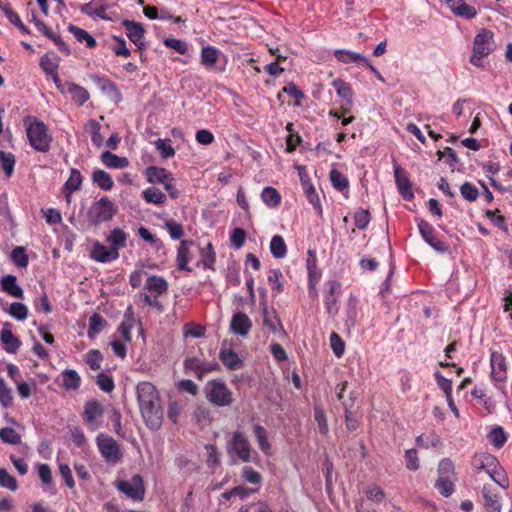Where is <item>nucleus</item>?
<instances>
[{"instance_id": "nucleus-1", "label": "nucleus", "mask_w": 512, "mask_h": 512, "mask_svg": "<svg viewBox=\"0 0 512 512\" xmlns=\"http://www.w3.org/2000/svg\"><path fill=\"white\" fill-rule=\"evenodd\" d=\"M136 395L146 426L153 431L159 430L163 423V410L156 387L147 381L140 382L136 387Z\"/></svg>"}, {"instance_id": "nucleus-2", "label": "nucleus", "mask_w": 512, "mask_h": 512, "mask_svg": "<svg viewBox=\"0 0 512 512\" xmlns=\"http://www.w3.org/2000/svg\"><path fill=\"white\" fill-rule=\"evenodd\" d=\"M471 466L475 477L485 473L500 487H508L509 483L506 473L494 455L489 453L475 454L472 458Z\"/></svg>"}, {"instance_id": "nucleus-3", "label": "nucleus", "mask_w": 512, "mask_h": 512, "mask_svg": "<svg viewBox=\"0 0 512 512\" xmlns=\"http://www.w3.org/2000/svg\"><path fill=\"white\" fill-rule=\"evenodd\" d=\"M24 126L29 144L38 152L47 153L51 148L52 136L47 126L35 116L24 118Z\"/></svg>"}, {"instance_id": "nucleus-4", "label": "nucleus", "mask_w": 512, "mask_h": 512, "mask_svg": "<svg viewBox=\"0 0 512 512\" xmlns=\"http://www.w3.org/2000/svg\"><path fill=\"white\" fill-rule=\"evenodd\" d=\"M118 207L107 196L93 202L86 213L87 222L91 226H98L108 222L117 214Z\"/></svg>"}, {"instance_id": "nucleus-5", "label": "nucleus", "mask_w": 512, "mask_h": 512, "mask_svg": "<svg viewBox=\"0 0 512 512\" xmlns=\"http://www.w3.org/2000/svg\"><path fill=\"white\" fill-rule=\"evenodd\" d=\"M494 34L488 29H482L475 37L473 43V54L470 62L477 67L482 66L481 59L493 51Z\"/></svg>"}, {"instance_id": "nucleus-6", "label": "nucleus", "mask_w": 512, "mask_h": 512, "mask_svg": "<svg viewBox=\"0 0 512 512\" xmlns=\"http://www.w3.org/2000/svg\"><path fill=\"white\" fill-rule=\"evenodd\" d=\"M207 399L215 406H229L232 401V393L223 381L211 380L205 385Z\"/></svg>"}, {"instance_id": "nucleus-7", "label": "nucleus", "mask_w": 512, "mask_h": 512, "mask_svg": "<svg viewBox=\"0 0 512 512\" xmlns=\"http://www.w3.org/2000/svg\"><path fill=\"white\" fill-rule=\"evenodd\" d=\"M227 452L235 454L241 461L250 462L252 447L248 438L239 430L234 431L227 443Z\"/></svg>"}, {"instance_id": "nucleus-8", "label": "nucleus", "mask_w": 512, "mask_h": 512, "mask_svg": "<svg viewBox=\"0 0 512 512\" xmlns=\"http://www.w3.org/2000/svg\"><path fill=\"white\" fill-rule=\"evenodd\" d=\"M117 489L134 501H142L145 496L143 478L139 474L133 475L129 480L116 482Z\"/></svg>"}, {"instance_id": "nucleus-9", "label": "nucleus", "mask_w": 512, "mask_h": 512, "mask_svg": "<svg viewBox=\"0 0 512 512\" xmlns=\"http://www.w3.org/2000/svg\"><path fill=\"white\" fill-rule=\"evenodd\" d=\"M147 180L150 183L163 184L166 191L169 192L171 198L176 199L179 196V191L173 184V178L164 168L150 166L146 169Z\"/></svg>"}, {"instance_id": "nucleus-10", "label": "nucleus", "mask_w": 512, "mask_h": 512, "mask_svg": "<svg viewBox=\"0 0 512 512\" xmlns=\"http://www.w3.org/2000/svg\"><path fill=\"white\" fill-rule=\"evenodd\" d=\"M97 446L102 457L112 463H117L122 458L120 446L115 439L107 435H99L97 437Z\"/></svg>"}, {"instance_id": "nucleus-11", "label": "nucleus", "mask_w": 512, "mask_h": 512, "mask_svg": "<svg viewBox=\"0 0 512 512\" xmlns=\"http://www.w3.org/2000/svg\"><path fill=\"white\" fill-rule=\"evenodd\" d=\"M418 228L423 239L428 243L432 248H434L438 252H445L447 250V245L442 240L438 239L435 236V230L433 226L427 221L420 219L417 221Z\"/></svg>"}, {"instance_id": "nucleus-12", "label": "nucleus", "mask_w": 512, "mask_h": 512, "mask_svg": "<svg viewBox=\"0 0 512 512\" xmlns=\"http://www.w3.org/2000/svg\"><path fill=\"white\" fill-rule=\"evenodd\" d=\"M491 377L494 381L502 382L507 377L506 359L502 353L493 351L490 355Z\"/></svg>"}, {"instance_id": "nucleus-13", "label": "nucleus", "mask_w": 512, "mask_h": 512, "mask_svg": "<svg viewBox=\"0 0 512 512\" xmlns=\"http://www.w3.org/2000/svg\"><path fill=\"white\" fill-rule=\"evenodd\" d=\"M123 25L126 29V34L128 38L140 49H144L146 44L144 42V33L145 29L143 28L142 24L131 21V20H125L123 22Z\"/></svg>"}, {"instance_id": "nucleus-14", "label": "nucleus", "mask_w": 512, "mask_h": 512, "mask_svg": "<svg viewBox=\"0 0 512 512\" xmlns=\"http://www.w3.org/2000/svg\"><path fill=\"white\" fill-rule=\"evenodd\" d=\"M119 257V252L96 242L91 251V258L100 263H109Z\"/></svg>"}, {"instance_id": "nucleus-15", "label": "nucleus", "mask_w": 512, "mask_h": 512, "mask_svg": "<svg viewBox=\"0 0 512 512\" xmlns=\"http://www.w3.org/2000/svg\"><path fill=\"white\" fill-rule=\"evenodd\" d=\"M394 177L400 194L407 199L413 197L412 186L408 179L407 172L398 164L394 165Z\"/></svg>"}, {"instance_id": "nucleus-16", "label": "nucleus", "mask_w": 512, "mask_h": 512, "mask_svg": "<svg viewBox=\"0 0 512 512\" xmlns=\"http://www.w3.org/2000/svg\"><path fill=\"white\" fill-rule=\"evenodd\" d=\"M104 414V406L98 400H88L84 405L82 417L88 425H93L95 421Z\"/></svg>"}, {"instance_id": "nucleus-17", "label": "nucleus", "mask_w": 512, "mask_h": 512, "mask_svg": "<svg viewBox=\"0 0 512 512\" xmlns=\"http://www.w3.org/2000/svg\"><path fill=\"white\" fill-rule=\"evenodd\" d=\"M11 327L12 325L10 323H4L0 332V339L8 353H15L19 349L21 342L18 337L12 333Z\"/></svg>"}, {"instance_id": "nucleus-18", "label": "nucleus", "mask_w": 512, "mask_h": 512, "mask_svg": "<svg viewBox=\"0 0 512 512\" xmlns=\"http://www.w3.org/2000/svg\"><path fill=\"white\" fill-rule=\"evenodd\" d=\"M252 328L250 318L242 312L235 313L231 320V329L234 333L240 336L248 335Z\"/></svg>"}, {"instance_id": "nucleus-19", "label": "nucleus", "mask_w": 512, "mask_h": 512, "mask_svg": "<svg viewBox=\"0 0 512 512\" xmlns=\"http://www.w3.org/2000/svg\"><path fill=\"white\" fill-rule=\"evenodd\" d=\"M61 386L67 391H76L81 385V377L74 369H65L61 375Z\"/></svg>"}, {"instance_id": "nucleus-20", "label": "nucleus", "mask_w": 512, "mask_h": 512, "mask_svg": "<svg viewBox=\"0 0 512 512\" xmlns=\"http://www.w3.org/2000/svg\"><path fill=\"white\" fill-rule=\"evenodd\" d=\"M220 56V51L214 47L207 45L201 49V64L208 70H213Z\"/></svg>"}, {"instance_id": "nucleus-21", "label": "nucleus", "mask_w": 512, "mask_h": 512, "mask_svg": "<svg viewBox=\"0 0 512 512\" xmlns=\"http://www.w3.org/2000/svg\"><path fill=\"white\" fill-rule=\"evenodd\" d=\"M64 95L70 96V98L76 102L79 106H82L84 103H86L89 100V93L88 91L75 83H68L66 86Z\"/></svg>"}, {"instance_id": "nucleus-22", "label": "nucleus", "mask_w": 512, "mask_h": 512, "mask_svg": "<svg viewBox=\"0 0 512 512\" xmlns=\"http://www.w3.org/2000/svg\"><path fill=\"white\" fill-rule=\"evenodd\" d=\"M219 358L222 363L230 370H238L242 367V360L240 357L230 348L222 347L219 353Z\"/></svg>"}, {"instance_id": "nucleus-23", "label": "nucleus", "mask_w": 512, "mask_h": 512, "mask_svg": "<svg viewBox=\"0 0 512 512\" xmlns=\"http://www.w3.org/2000/svg\"><path fill=\"white\" fill-rule=\"evenodd\" d=\"M482 496L484 500V506L487 512H501L500 499L497 493L492 491L488 486H484L482 489Z\"/></svg>"}, {"instance_id": "nucleus-24", "label": "nucleus", "mask_w": 512, "mask_h": 512, "mask_svg": "<svg viewBox=\"0 0 512 512\" xmlns=\"http://www.w3.org/2000/svg\"><path fill=\"white\" fill-rule=\"evenodd\" d=\"M100 159L108 168L122 169L129 165V161L126 157H120L110 151L102 152Z\"/></svg>"}, {"instance_id": "nucleus-25", "label": "nucleus", "mask_w": 512, "mask_h": 512, "mask_svg": "<svg viewBox=\"0 0 512 512\" xmlns=\"http://www.w3.org/2000/svg\"><path fill=\"white\" fill-rule=\"evenodd\" d=\"M145 289L153 295L160 296L167 292L168 283L163 277L149 276L145 283Z\"/></svg>"}, {"instance_id": "nucleus-26", "label": "nucleus", "mask_w": 512, "mask_h": 512, "mask_svg": "<svg viewBox=\"0 0 512 512\" xmlns=\"http://www.w3.org/2000/svg\"><path fill=\"white\" fill-rule=\"evenodd\" d=\"M3 291L16 298H23V289L18 285L17 278L14 275H6L1 280Z\"/></svg>"}, {"instance_id": "nucleus-27", "label": "nucleus", "mask_w": 512, "mask_h": 512, "mask_svg": "<svg viewBox=\"0 0 512 512\" xmlns=\"http://www.w3.org/2000/svg\"><path fill=\"white\" fill-rule=\"evenodd\" d=\"M192 244H193V242L188 241V240H182L180 242V245L177 249V258H176L177 267L180 270L191 271V269L187 266V264L189 262V254H190L189 246Z\"/></svg>"}, {"instance_id": "nucleus-28", "label": "nucleus", "mask_w": 512, "mask_h": 512, "mask_svg": "<svg viewBox=\"0 0 512 512\" xmlns=\"http://www.w3.org/2000/svg\"><path fill=\"white\" fill-rule=\"evenodd\" d=\"M92 181L104 191H110L114 186L112 177L101 169H96L92 172Z\"/></svg>"}, {"instance_id": "nucleus-29", "label": "nucleus", "mask_w": 512, "mask_h": 512, "mask_svg": "<svg viewBox=\"0 0 512 512\" xmlns=\"http://www.w3.org/2000/svg\"><path fill=\"white\" fill-rule=\"evenodd\" d=\"M334 55L338 61L345 64L354 62L362 65V62H367V58L364 55L348 50H336Z\"/></svg>"}, {"instance_id": "nucleus-30", "label": "nucleus", "mask_w": 512, "mask_h": 512, "mask_svg": "<svg viewBox=\"0 0 512 512\" xmlns=\"http://www.w3.org/2000/svg\"><path fill=\"white\" fill-rule=\"evenodd\" d=\"M332 86L339 97L345 99L348 105H352L353 91L349 83L345 82L341 78H337L333 80Z\"/></svg>"}, {"instance_id": "nucleus-31", "label": "nucleus", "mask_w": 512, "mask_h": 512, "mask_svg": "<svg viewBox=\"0 0 512 512\" xmlns=\"http://www.w3.org/2000/svg\"><path fill=\"white\" fill-rule=\"evenodd\" d=\"M261 199L269 208H276L280 205L281 195L275 188L267 186L261 192Z\"/></svg>"}, {"instance_id": "nucleus-32", "label": "nucleus", "mask_w": 512, "mask_h": 512, "mask_svg": "<svg viewBox=\"0 0 512 512\" xmlns=\"http://www.w3.org/2000/svg\"><path fill=\"white\" fill-rule=\"evenodd\" d=\"M69 32L73 34L78 42H85L86 46L89 48H93L96 46V40L92 35H90L86 30L79 28L73 24L68 26Z\"/></svg>"}, {"instance_id": "nucleus-33", "label": "nucleus", "mask_w": 512, "mask_h": 512, "mask_svg": "<svg viewBox=\"0 0 512 512\" xmlns=\"http://www.w3.org/2000/svg\"><path fill=\"white\" fill-rule=\"evenodd\" d=\"M253 432L260 450L263 453L268 454L271 448V444L268 440L266 429L259 424H255L253 427Z\"/></svg>"}, {"instance_id": "nucleus-34", "label": "nucleus", "mask_w": 512, "mask_h": 512, "mask_svg": "<svg viewBox=\"0 0 512 512\" xmlns=\"http://www.w3.org/2000/svg\"><path fill=\"white\" fill-rule=\"evenodd\" d=\"M357 306L358 299L354 296H350L347 302L345 325L348 328L355 327L357 324Z\"/></svg>"}, {"instance_id": "nucleus-35", "label": "nucleus", "mask_w": 512, "mask_h": 512, "mask_svg": "<svg viewBox=\"0 0 512 512\" xmlns=\"http://www.w3.org/2000/svg\"><path fill=\"white\" fill-rule=\"evenodd\" d=\"M270 252L276 259H282L287 254V246L281 235H274L270 242Z\"/></svg>"}, {"instance_id": "nucleus-36", "label": "nucleus", "mask_w": 512, "mask_h": 512, "mask_svg": "<svg viewBox=\"0 0 512 512\" xmlns=\"http://www.w3.org/2000/svg\"><path fill=\"white\" fill-rule=\"evenodd\" d=\"M142 196L147 203L161 205L166 201V195L162 191L154 186L146 188L142 192Z\"/></svg>"}, {"instance_id": "nucleus-37", "label": "nucleus", "mask_w": 512, "mask_h": 512, "mask_svg": "<svg viewBox=\"0 0 512 512\" xmlns=\"http://www.w3.org/2000/svg\"><path fill=\"white\" fill-rule=\"evenodd\" d=\"M434 487L444 497H450L455 492V484L452 478L438 477Z\"/></svg>"}, {"instance_id": "nucleus-38", "label": "nucleus", "mask_w": 512, "mask_h": 512, "mask_svg": "<svg viewBox=\"0 0 512 512\" xmlns=\"http://www.w3.org/2000/svg\"><path fill=\"white\" fill-rule=\"evenodd\" d=\"M356 397L353 396V394H350V398L348 401H343V406L345 410V422L347 429L350 431H354L358 427V423L356 419L353 417V414L351 412L352 407L354 406Z\"/></svg>"}, {"instance_id": "nucleus-39", "label": "nucleus", "mask_w": 512, "mask_h": 512, "mask_svg": "<svg viewBox=\"0 0 512 512\" xmlns=\"http://www.w3.org/2000/svg\"><path fill=\"white\" fill-rule=\"evenodd\" d=\"M127 235L120 228H114L107 238V241L111 244L112 249L118 251L119 248L126 246Z\"/></svg>"}, {"instance_id": "nucleus-40", "label": "nucleus", "mask_w": 512, "mask_h": 512, "mask_svg": "<svg viewBox=\"0 0 512 512\" xmlns=\"http://www.w3.org/2000/svg\"><path fill=\"white\" fill-rule=\"evenodd\" d=\"M82 185V176L78 169L72 168L70 171V176L68 180L65 182L63 190L67 192H75L80 190Z\"/></svg>"}, {"instance_id": "nucleus-41", "label": "nucleus", "mask_w": 512, "mask_h": 512, "mask_svg": "<svg viewBox=\"0 0 512 512\" xmlns=\"http://www.w3.org/2000/svg\"><path fill=\"white\" fill-rule=\"evenodd\" d=\"M105 324L106 322L100 314H92L89 318L88 337L94 338L98 333L102 331Z\"/></svg>"}, {"instance_id": "nucleus-42", "label": "nucleus", "mask_w": 512, "mask_h": 512, "mask_svg": "<svg viewBox=\"0 0 512 512\" xmlns=\"http://www.w3.org/2000/svg\"><path fill=\"white\" fill-rule=\"evenodd\" d=\"M202 360L197 357H188L183 362L184 372L193 373L201 381Z\"/></svg>"}, {"instance_id": "nucleus-43", "label": "nucleus", "mask_w": 512, "mask_h": 512, "mask_svg": "<svg viewBox=\"0 0 512 512\" xmlns=\"http://www.w3.org/2000/svg\"><path fill=\"white\" fill-rule=\"evenodd\" d=\"M366 498L375 503H381L386 494L381 487L376 484H370L364 489Z\"/></svg>"}, {"instance_id": "nucleus-44", "label": "nucleus", "mask_w": 512, "mask_h": 512, "mask_svg": "<svg viewBox=\"0 0 512 512\" xmlns=\"http://www.w3.org/2000/svg\"><path fill=\"white\" fill-rule=\"evenodd\" d=\"M263 323L274 334H277V333L285 334V330L283 329V326H282L280 320L278 319V317L276 315H273V317H271L270 313L266 309L264 310Z\"/></svg>"}, {"instance_id": "nucleus-45", "label": "nucleus", "mask_w": 512, "mask_h": 512, "mask_svg": "<svg viewBox=\"0 0 512 512\" xmlns=\"http://www.w3.org/2000/svg\"><path fill=\"white\" fill-rule=\"evenodd\" d=\"M1 166L7 177H10L14 172L15 156L10 152L0 150Z\"/></svg>"}, {"instance_id": "nucleus-46", "label": "nucleus", "mask_w": 512, "mask_h": 512, "mask_svg": "<svg viewBox=\"0 0 512 512\" xmlns=\"http://www.w3.org/2000/svg\"><path fill=\"white\" fill-rule=\"evenodd\" d=\"M304 191L308 201L313 205L318 215H322V206L316 189L312 184H304Z\"/></svg>"}, {"instance_id": "nucleus-47", "label": "nucleus", "mask_w": 512, "mask_h": 512, "mask_svg": "<svg viewBox=\"0 0 512 512\" xmlns=\"http://www.w3.org/2000/svg\"><path fill=\"white\" fill-rule=\"evenodd\" d=\"M11 260L12 262L21 268H25L28 265L29 259L26 254V250L22 246H18L14 248L11 252Z\"/></svg>"}, {"instance_id": "nucleus-48", "label": "nucleus", "mask_w": 512, "mask_h": 512, "mask_svg": "<svg viewBox=\"0 0 512 512\" xmlns=\"http://www.w3.org/2000/svg\"><path fill=\"white\" fill-rule=\"evenodd\" d=\"M13 403V395L11 388L6 384L5 380L0 376V404L7 408Z\"/></svg>"}, {"instance_id": "nucleus-49", "label": "nucleus", "mask_w": 512, "mask_h": 512, "mask_svg": "<svg viewBox=\"0 0 512 512\" xmlns=\"http://www.w3.org/2000/svg\"><path fill=\"white\" fill-rule=\"evenodd\" d=\"M329 177L333 187L338 191H343L348 187V179L340 171L332 169Z\"/></svg>"}, {"instance_id": "nucleus-50", "label": "nucleus", "mask_w": 512, "mask_h": 512, "mask_svg": "<svg viewBox=\"0 0 512 512\" xmlns=\"http://www.w3.org/2000/svg\"><path fill=\"white\" fill-rule=\"evenodd\" d=\"M0 439L4 443L8 444H19L21 442V436L12 427H4L0 429Z\"/></svg>"}, {"instance_id": "nucleus-51", "label": "nucleus", "mask_w": 512, "mask_h": 512, "mask_svg": "<svg viewBox=\"0 0 512 512\" xmlns=\"http://www.w3.org/2000/svg\"><path fill=\"white\" fill-rule=\"evenodd\" d=\"M487 437L489 442L496 448H501L507 440L503 428L499 426L492 429Z\"/></svg>"}, {"instance_id": "nucleus-52", "label": "nucleus", "mask_w": 512, "mask_h": 512, "mask_svg": "<svg viewBox=\"0 0 512 512\" xmlns=\"http://www.w3.org/2000/svg\"><path fill=\"white\" fill-rule=\"evenodd\" d=\"M155 147L165 159L170 158L175 154V150L171 145L170 139H157L155 141Z\"/></svg>"}, {"instance_id": "nucleus-53", "label": "nucleus", "mask_w": 512, "mask_h": 512, "mask_svg": "<svg viewBox=\"0 0 512 512\" xmlns=\"http://www.w3.org/2000/svg\"><path fill=\"white\" fill-rule=\"evenodd\" d=\"M8 312L13 318L19 321L25 320L28 316V308L20 302H13Z\"/></svg>"}, {"instance_id": "nucleus-54", "label": "nucleus", "mask_w": 512, "mask_h": 512, "mask_svg": "<svg viewBox=\"0 0 512 512\" xmlns=\"http://www.w3.org/2000/svg\"><path fill=\"white\" fill-rule=\"evenodd\" d=\"M96 384L103 392L106 393H110L111 391H113L115 387L113 378L110 375L103 372L99 373L96 376Z\"/></svg>"}, {"instance_id": "nucleus-55", "label": "nucleus", "mask_w": 512, "mask_h": 512, "mask_svg": "<svg viewBox=\"0 0 512 512\" xmlns=\"http://www.w3.org/2000/svg\"><path fill=\"white\" fill-rule=\"evenodd\" d=\"M165 229L174 240H178L184 235L183 226L172 219L165 221Z\"/></svg>"}, {"instance_id": "nucleus-56", "label": "nucleus", "mask_w": 512, "mask_h": 512, "mask_svg": "<svg viewBox=\"0 0 512 512\" xmlns=\"http://www.w3.org/2000/svg\"><path fill=\"white\" fill-rule=\"evenodd\" d=\"M460 193L462 197L469 202L475 201L479 196L477 187L470 182H465L461 185Z\"/></svg>"}, {"instance_id": "nucleus-57", "label": "nucleus", "mask_w": 512, "mask_h": 512, "mask_svg": "<svg viewBox=\"0 0 512 512\" xmlns=\"http://www.w3.org/2000/svg\"><path fill=\"white\" fill-rule=\"evenodd\" d=\"M102 360L103 356L99 350H90L85 357V362L91 370L100 369Z\"/></svg>"}, {"instance_id": "nucleus-58", "label": "nucleus", "mask_w": 512, "mask_h": 512, "mask_svg": "<svg viewBox=\"0 0 512 512\" xmlns=\"http://www.w3.org/2000/svg\"><path fill=\"white\" fill-rule=\"evenodd\" d=\"M205 449L207 451L206 463H207L208 467L214 469L220 463V454L218 452V449L213 444L205 445Z\"/></svg>"}, {"instance_id": "nucleus-59", "label": "nucleus", "mask_w": 512, "mask_h": 512, "mask_svg": "<svg viewBox=\"0 0 512 512\" xmlns=\"http://www.w3.org/2000/svg\"><path fill=\"white\" fill-rule=\"evenodd\" d=\"M438 477L452 478L454 476V464L448 459H442L437 468Z\"/></svg>"}, {"instance_id": "nucleus-60", "label": "nucleus", "mask_w": 512, "mask_h": 512, "mask_svg": "<svg viewBox=\"0 0 512 512\" xmlns=\"http://www.w3.org/2000/svg\"><path fill=\"white\" fill-rule=\"evenodd\" d=\"M201 258H202L203 265L206 268H210V269L213 268V265L215 264V261H216V255H215L212 243L209 242L207 244L206 248L202 249Z\"/></svg>"}, {"instance_id": "nucleus-61", "label": "nucleus", "mask_w": 512, "mask_h": 512, "mask_svg": "<svg viewBox=\"0 0 512 512\" xmlns=\"http://www.w3.org/2000/svg\"><path fill=\"white\" fill-rule=\"evenodd\" d=\"M283 274L280 269H273L270 271L268 276V282L271 285L272 290H276L277 292L283 291L282 280Z\"/></svg>"}, {"instance_id": "nucleus-62", "label": "nucleus", "mask_w": 512, "mask_h": 512, "mask_svg": "<svg viewBox=\"0 0 512 512\" xmlns=\"http://www.w3.org/2000/svg\"><path fill=\"white\" fill-rule=\"evenodd\" d=\"M184 336L200 338L205 335V327L200 324L187 323L184 325Z\"/></svg>"}, {"instance_id": "nucleus-63", "label": "nucleus", "mask_w": 512, "mask_h": 512, "mask_svg": "<svg viewBox=\"0 0 512 512\" xmlns=\"http://www.w3.org/2000/svg\"><path fill=\"white\" fill-rule=\"evenodd\" d=\"M370 219H371L370 213L368 210L359 209L355 212V215H354L355 226L360 230H364L367 228V226L370 222Z\"/></svg>"}, {"instance_id": "nucleus-64", "label": "nucleus", "mask_w": 512, "mask_h": 512, "mask_svg": "<svg viewBox=\"0 0 512 512\" xmlns=\"http://www.w3.org/2000/svg\"><path fill=\"white\" fill-rule=\"evenodd\" d=\"M245 240H246V231L244 229L235 228L231 232L230 242L234 248H236V249L241 248L244 245Z\"/></svg>"}]
</instances>
